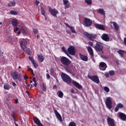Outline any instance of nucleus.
I'll return each instance as SVG.
<instances>
[{
  "mask_svg": "<svg viewBox=\"0 0 126 126\" xmlns=\"http://www.w3.org/2000/svg\"><path fill=\"white\" fill-rule=\"evenodd\" d=\"M101 38L102 40H104V41H106V42H108L109 40H110V37H109V35L104 33L101 36Z\"/></svg>",
  "mask_w": 126,
  "mask_h": 126,
  "instance_id": "f3484780",
  "label": "nucleus"
},
{
  "mask_svg": "<svg viewBox=\"0 0 126 126\" xmlns=\"http://www.w3.org/2000/svg\"><path fill=\"white\" fill-rule=\"evenodd\" d=\"M62 51H63V52H64V53H65V54H67V56H68V57H69V58H70V59H72V58H71V56H70V55L67 54V51H66L65 50V48H64V47H63L62 48Z\"/></svg>",
  "mask_w": 126,
  "mask_h": 126,
  "instance_id": "c756f323",
  "label": "nucleus"
},
{
  "mask_svg": "<svg viewBox=\"0 0 126 126\" xmlns=\"http://www.w3.org/2000/svg\"><path fill=\"white\" fill-rule=\"evenodd\" d=\"M84 23L85 26H86L87 27H89V26H91V25H92V21L88 18H85L84 19Z\"/></svg>",
  "mask_w": 126,
  "mask_h": 126,
  "instance_id": "9b49d317",
  "label": "nucleus"
},
{
  "mask_svg": "<svg viewBox=\"0 0 126 126\" xmlns=\"http://www.w3.org/2000/svg\"><path fill=\"white\" fill-rule=\"evenodd\" d=\"M61 77L64 82H66V83H71L72 82V84H73V85L78 89H81V88H82V87L76 81H71V78H70V77H69V76L67 75L66 74L62 72L61 73Z\"/></svg>",
  "mask_w": 126,
  "mask_h": 126,
  "instance_id": "f257e3e1",
  "label": "nucleus"
},
{
  "mask_svg": "<svg viewBox=\"0 0 126 126\" xmlns=\"http://www.w3.org/2000/svg\"><path fill=\"white\" fill-rule=\"evenodd\" d=\"M46 78L48 80H49V79H50V78H51V76H50V74H46Z\"/></svg>",
  "mask_w": 126,
  "mask_h": 126,
  "instance_id": "49530a36",
  "label": "nucleus"
},
{
  "mask_svg": "<svg viewBox=\"0 0 126 126\" xmlns=\"http://www.w3.org/2000/svg\"><path fill=\"white\" fill-rule=\"evenodd\" d=\"M94 26L96 28L99 29L100 30H105V27L102 25L95 24H94Z\"/></svg>",
  "mask_w": 126,
  "mask_h": 126,
  "instance_id": "412c9836",
  "label": "nucleus"
},
{
  "mask_svg": "<svg viewBox=\"0 0 126 126\" xmlns=\"http://www.w3.org/2000/svg\"><path fill=\"white\" fill-rule=\"evenodd\" d=\"M119 107H118L117 106V107L115 108V111H116V112H118V111H119Z\"/></svg>",
  "mask_w": 126,
  "mask_h": 126,
  "instance_id": "3c124183",
  "label": "nucleus"
},
{
  "mask_svg": "<svg viewBox=\"0 0 126 126\" xmlns=\"http://www.w3.org/2000/svg\"><path fill=\"white\" fill-rule=\"evenodd\" d=\"M33 86H34V87H36V86H37V83H36V82L34 83H33Z\"/></svg>",
  "mask_w": 126,
  "mask_h": 126,
  "instance_id": "052dcab7",
  "label": "nucleus"
},
{
  "mask_svg": "<svg viewBox=\"0 0 126 126\" xmlns=\"http://www.w3.org/2000/svg\"><path fill=\"white\" fill-rule=\"evenodd\" d=\"M89 44L90 45V46H93V42H89Z\"/></svg>",
  "mask_w": 126,
  "mask_h": 126,
  "instance_id": "603ef678",
  "label": "nucleus"
},
{
  "mask_svg": "<svg viewBox=\"0 0 126 126\" xmlns=\"http://www.w3.org/2000/svg\"><path fill=\"white\" fill-rule=\"evenodd\" d=\"M49 11L50 14H51V15H52V16H54V17H56V16H57V15L59 14V11H58L56 8L52 9L49 8Z\"/></svg>",
  "mask_w": 126,
  "mask_h": 126,
  "instance_id": "1a4fd4ad",
  "label": "nucleus"
},
{
  "mask_svg": "<svg viewBox=\"0 0 126 126\" xmlns=\"http://www.w3.org/2000/svg\"><path fill=\"white\" fill-rule=\"evenodd\" d=\"M65 25L67 27H68V28H69L72 33H73L74 34H76V31L74 30V27L70 26L69 25H68V24H65Z\"/></svg>",
  "mask_w": 126,
  "mask_h": 126,
  "instance_id": "aec40b11",
  "label": "nucleus"
},
{
  "mask_svg": "<svg viewBox=\"0 0 126 126\" xmlns=\"http://www.w3.org/2000/svg\"><path fill=\"white\" fill-rule=\"evenodd\" d=\"M85 2L87 4H89V5L92 4V0H85Z\"/></svg>",
  "mask_w": 126,
  "mask_h": 126,
  "instance_id": "e433bc0d",
  "label": "nucleus"
},
{
  "mask_svg": "<svg viewBox=\"0 0 126 126\" xmlns=\"http://www.w3.org/2000/svg\"><path fill=\"white\" fill-rule=\"evenodd\" d=\"M33 121L35 124L38 126H43L42 123L40 122V120L37 117H33Z\"/></svg>",
  "mask_w": 126,
  "mask_h": 126,
  "instance_id": "dca6fc26",
  "label": "nucleus"
},
{
  "mask_svg": "<svg viewBox=\"0 0 126 126\" xmlns=\"http://www.w3.org/2000/svg\"><path fill=\"white\" fill-rule=\"evenodd\" d=\"M105 104L108 109H112V97H107L105 101Z\"/></svg>",
  "mask_w": 126,
  "mask_h": 126,
  "instance_id": "423d86ee",
  "label": "nucleus"
},
{
  "mask_svg": "<svg viewBox=\"0 0 126 126\" xmlns=\"http://www.w3.org/2000/svg\"><path fill=\"white\" fill-rule=\"evenodd\" d=\"M37 58L40 63H43V62H44V60L45 59L44 57H43V56L40 55H37Z\"/></svg>",
  "mask_w": 126,
  "mask_h": 126,
  "instance_id": "a878e982",
  "label": "nucleus"
},
{
  "mask_svg": "<svg viewBox=\"0 0 126 126\" xmlns=\"http://www.w3.org/2000/svg\"><path fill=\"white\" fill-rule=\"evenodd\" d=\"M20 32H21L20 31V32H18V33H17L18 35H19L20 34Z\"/></svg>",
  "mask_w": 126,
  "mask_h": 126,
  "instance_id": "774afa93",
  "label": "nucleus"
},
{
  "mask_svg": "<svg viewBox=\"0 0 126 126\" xmlns=\"http://www.w3.org/2000/svg\"><path fill=\"white\" fill-rule=\"evenodd\" d=\"M42 89L44 92L47 91V86H46V84H45V83H43Z\"/></svg>",
  "mask_w": 126,
  "mask_h": 126,
  "instance_id": "72a5a7b5",
  "label": "nucleus"
},
{
  "mask_svg": "<svg viewBox=\"0 0 126 126\" xmlns=\"http://www.w3.org/2000/svg\"><path fill=\"white\" fill-rule=\"evenodd\" d=\"M12 84L13 86H16V84L14 82H12Z\"/></svg>",
  "mask_w": 126,
  "mask_h": 126,
  "instance_id": "5fc2aeb1",
  "label": "nucleus"
},
{
  "mask_svg": "<svg viewBox=\"0 0 126 126\" xmlns=\"http://www.w3.org/2000/svg\"><path fill=\"white\" fill-rule=\"evenodd\" d=\"M32 81L34 83H36V79L35 78H33L32 79Z\"/></svg>",
  "mask_w": 126,
  "mask_h": 126,
  "instance_id": "bf43d9fd",
  "label": "nucleus"
},
{
  "mask_svg": "<svg viewBox=\"0 0 126 126\" xmlns=\"http://www.w3.org/2000/svg\"><path fill=\"white\" fill-rule=\"evenodd\" d=\"M20 45L22 50L26 52L28 55H30V49L27 48V40L26 39L21 38L20 39Z\"/></svg>",
  "mask_w": 126,
  "mask_h": 126,
  "instance_id": "f03ea898",
  "label": "nucleus"
},
{
  "mask_svg": "<svg viewBox=\"0 0 126 126\" xmlns=\"http://www.w3.org/2000/svg\"><path fill=\"white\" fill-rule=\"evenodd\" d=\"M84 35L86 37H87V38H88V39H89L90 40H93L94 39H95V38H96V37H97L96 34H89L87 32H84Z\"/></svg>",
  "mask_w": 126,
  "mask_h": 126,
  "instance_id": "0eeeda50",
  "label": "nucleus"
},
{
  "mask_svg": "<svg viewBox=\"0 0 126 126\" xmlns=\"http://www.w3.org/2000/svg\"><path fill=\"white\" fill-rule=\"evenodd\" d=\"M11 75L14 80H16L17 79L19 81H21V80H22V79L21 78L22 75L21 74H18V72L16 71L12 73Z\"/></svg>",
  "mask_w": 126,
  "mask_h": 126,
  "instance_id": "7ed1b4c3",
  "label": "nucleus"
},
{
  "mask_svg": "<svg viewBox=\"0 0 126 126\" xmlns=\"http://www.w3.org/2000/svg\"><path fill=\"white\" fill-rule=\"evenodd\" d=\"M124 44L126 46V37L124 38Z\"/></svg>",
  "mask_w": 126,
  "mask_h": 126,
  "instance_id": "6e6d98bb",
  "label": "nucleus"
},
{
  "mask_svg": "<svg viewBox=\"0 0 126 126\" xmlns=\"http://www.w3.org/2000/svg\"><path fill=\"white\" fill-rule=\"evenodd\" d=\"M117 106L118 107V108H123L124 105H123V104H122V103H119V104L117 105Z\"/></svg>",
  "mask_w": 126,
  "mask_h": 126,
  "instance_id": "c03bdc74",
  "label": "nucleus"
},
{
  "mask_svg": "<svg viewBox=\"0 0 126 126\" xmlns=\"http://www.w3.org/2000/svg\"><path fill=\"white\" fill-rule=\"evenodd\" d=\"M58 96L59 98H63V93L61 91H58L57 92Z\"/></svg>",
  "mask_w": 126,
  "mask_h": 126,
  "instance_id": "c85d7f7f",
  "label": "nucleus"
},
{
  "mask_svg": "<svg viewBox=\"0 0 126 126\" xmlns=\"http://www.w3.org/2000/svg\"><path fill=\"white\" fill-rule=\"evenodd\" d=\"M61 62L63 64L65 65L66 66L69 65V64H70L71 63L70 60H69V59H67L65 57H61Z\"/></svg>",
  "mask_w": 126,
  "mask_h": 126,
  "instance_id": "20e7f679",
  "label": "nucleus"
},
{
  "mask_svg": "<svg viewBox=\"0 0 126 126\" xmlns=\"http://www.w3.org/2000/svg\"><path fill=\"white\" fill-rule=\"evenodd\" d=\"M15 5V2H10L8 4V6L10 7V6H14Z\"/></svg>",
  "mask_w": 126,
  "mask_h": 126,
  "instance_id": "c9c22d12",
  "label": "nucleus"
},
{
  "mask_svg": "<svg viewBox=\"0 0 126 126\" xmlns=\"http://www.w3.org/2000/svg\"><path fill=\"white\" fill-rule=\"evenodd\" d=\"M18 30H19V28H16L14 29V32H17V31H18Z\"/></svg>",
  "mask_w": 126,
  "mask_h": 126,
  "instance_id": "8fccbe9b",
  "label": "nucleus"
},
{
  "mask_svg": "<svg viewBox=\"0 0 126 126\" xmlns=\"http://www.w3.org/2000/svg\"><path fill=\"white\" fill-rule=\"evenodd\" d=\"M0 55H3V53L1 52L0 51Z\"/></svg>",
  "mask_w": 126,
  "mask_h": 126,
  "instance_id": "338daca9",
  "label": "nucleus"
},
{
  "mask_svg": "<svg viewBox=\"0 0 126 126\" xmlns=\"http://www.w3.org/2000/svg\"><path fill=\"white\" fill-rule=\"evenodd\" d=\"M104 48V45L101 42H97L96 45L94 46V49L96 51L100 52L103 50Z\"/></svg>",
  "mask_w": 126,
  "mask_h": 126,
  "instance_id": "39448f33",
  "label": "nucleus"
},
{
  "mask_svg": "<svg viewBox=\"0 0 126 126\" xmlns=\"http://www.w3.org/2000/svg\"><path fill=\"white\" fill-rule=\"evenodd\" d=\"M88 51L91 57H93L94 56V53L93 52V49L90 46L87 47Z\"/></svg>",
  "mask_w": 126,
  "mask_h": 126,
  "instance_id": "5701e85b",
  "label": "nucleus"
},
{
  "mask_svg": "<svg viewBox=\"0 0 126 126\" xmlns=\"http://www.w3.org/2000/svg\"><path fill=\"white\" fill-rule=\"evenodd\" d=\"M109 74L110 75H114V74H115V72H114V71L113 70H111L109 71Z\"/></svg>",
  "mask_w": 126,
  "mask_h": 126,
  "instance_id": "a18cd8bd",
  "label": "nucleus"
},
{
  "mask_svg": "<svg viewBox=\"0 0 126 126\" xmlns=\"http://www.w3.org/2000/svg\"><path fill=\"white\" fill-rule=\"evenodd\" d=\"M10 88V86L8 84H5L4 85V89L5 90H9V89Z\"/></svg>",
  "mask_w": 126,
  "mask_h": 126,
  "instance_id": "2f4dec72",
  "label": "nucleus"
},
{
  "mask_svg": "<svg viewBox=\"0 0 126 126\" xmlns=\"http://www.w3.org/2000/svg\"><path fill=\"white\" fill-rule=\"evenodd\" d=\"M17 24H18V22L17 19H14L12 20V25L13 26H17Z\"/></svg>",
  "mask_w": 126,
  "mask_h": 126,
  "instance_id": "bb28decb",
  "label": "nucleus"
},
{
  "mask_svg": "<svg viewBox=\"0 0 126 126\" xmlns=\"http://www.w3.org/2000/svg\"><path fill=\"white\" fill-rule=\"evenodd\" d=\"M69 126H76L75 123L71 122L69 124Z\"/></svg>",
  "mask_w": 126,
  "mask_h": 126,
  "instance_id": "a19ab883",
  "label": "nucleus"
},
{
  "mask_svg": "<svg viewBox=\"0 0 126 126\" xmlns=\"http://www.w3.org/2000/svg\"><path fill=\"white\" fill-rule=\"evenodd\" d=\"M11 116L13 118L14 122H15V114L14 113H12L11 114Z\"/></svg>",
  "mask_w": 126,
  "mask_h": 126,
  "instance_id": "37998d69",
  "label": "nucleus"
},
{
  "mask_svg": "<svg viewBox=\"0 0 126 126\" xmlns=\"http://www.w3.org/2000/svg\"><path fill=\"white\" fill-rule=\"evenodd\" d=\"M33 33L34 34H37V33H38V29L34 28L33 29Z\"/></svg>",
  "mask_w": 126,
  "mask_h": 126,
  "instance_id": "79ce46f5",
  "label": "nucleus"
},
{
  "mask_svg": "<svg viewBox=\"0 0 126 126\" xmlns=\"http://www.w3.org/2000/svg\"><path fill=\"white\" fill-rule=\"evenodd\" d=\"M29 70H30V71H31V72H32V73H33V70L32 69V68H29Z\"/></svg>",
  "mask_w": 126,
  "mask_h": 126,
  "instance_id": "13d9d810",
  "label": "nucleus"
},
{
  "mask_svg": "<svg viewBox=\"0 0 126 126\" xmlns=\"http://www.w3.org/2000/svg\"><path fill=\"white\" fill-rule=\"evenodd\" d=\"M88 78L92 80V81H94V82H95V83H99V82H100V81L99 80V78L96 75L93 76L89 75Z\"/></svg>",
  "mask_w": 126,
  "mask_h": 126,
  "instance_id": "9d476101",
  "label": "nucleus"
},
{
  "mask_svg": "<svg viewBox=\"0 0 126 126\" xmlns=\"http://www.w3.org/2000/svg\"><path fill=\"white\" fill-rule=\"evenodd\" d=\"M107 123L109 126H115V121L110 117L107 118Z\"/></svg>",
  "mask_w": 126,
  "mask_h": 126,
  "instance_id": "ddd939ff",
  "label": "nucleus"
},
{
  "mask_svg": "<svg viewBox=\"0 0 126 126\" xmlns=\"http://www.w3.org/2000/svg\"><path fill=\"white\" fill-rule=\"evenodd\" d=\"M18 103V99H16L15 100V104H17Z\"/></svg>",
  "mask_w": 126,
  "mask_h": 126,
  "instance_id": "e2e57ef3",
  "label": "nucleus"
},
{
  "mask_svg": "<svg viewBox=\"0 0 126 126\" xmlns=\"http://www.w3.org/2000/svg\"><path fill=\"white\" fill-rule=\"evenodd\" d=\"M15 125V126H18V125L17 124H16V122H14Z\"/></svg>",
  "mask_w": 126,
  "mask_h": 126,
  "instance_id": "69168bd1",
  "label": "nucleus"
},
{
  "mask_svg": "<svg viewBox=\"0 0 126 126\" xmlns=\"http://www.w3.org/2000/svg\"><path fill=\"white\" fill-rule=\"evenodd\" d=\"M20 31L23 35H26L27 34V29L25 27H21Z\"/></svg>",
  "mask_w": 126,
  "mask_h": 126,
  "instance_id": "6ab92c4d",
  "label": "nucleus"
},
{
  "mask_svg": "<svg viewBox=\"0 0 126 126\" xmlns=\"http://www.w3.org/2000/svg\"><path fill=\"white\" fill-rule=\"evenodd\" d=\"M99 68L101 70H105L107 68V64L104 62H101L99 64Z\"/></svg>",
  "mask_w": 126,
  "mask_h": 126,
  "instance_id": "4468645a",
  "label": "nucleus"
},
{
  "mask_svg": "<svg viewBox=\"0 0 126 126\" xmlns=\"http://www.w3.org/2000/svg\"><path fill=\"white\" fill-rule=\"evenodd\" d=\"M118 118H120L122 121H126V115L122 112L118 113Z\"/></svg>",
  "mask_w": 126,
  "mask_h": 126,
  "instance_id": "f8f14e48",
  "label": "nucleus"
},
{
  "mask_svg": "<svg viewBox=\"0 0 126 126\" xmlns=\"http://www.w3.org/2000/svg\"><path fill=\"white\" fill-rule=\"evenodd\" d=\"M98 12L102 14V15H105V11L103 9H98Z\"/></svg>",
  "mask_w": 126,
  "mask_h": 126,
  "instance_id": "7c9ffc66",
  "label": "nucleus"
},
{
  "mask_svg": "<svg viewBox=\"0 0 126 126\" xmlns=\"http://www.w3.org/2000/svg\"><path fill=\"white\" fill-rule=\"evenodd\" d=\"M112 23L115 30H116V31H118V30H119V25H118V24H117V23H116L115 22H113Z\"/></svg>",
  "mask_w": 126,
  "mask_h": 126,
  "instance_id": "cd10ccee",
  "label": "nucleus"
},
{
  "mask_svg": "<svg viewBox=\"0 0 126 126\" xmlns=\"http://www.w3.org/2000/svg\"><path fill=\"white\" fill-rule=\"evenodd\" d=\"M105 76H106V77H109V74L108 73H105Z\"/></svg>",
  "mask_w": 126,
  "mask_h": 126,
  "instance_id": "4d7b16f0",
  "label": "nucleus"
},
{
  "mask_svg": "<svg viewBox=\"0 0 126 126\" xmlns=\"http://www.w3.org/2000/svg\"><path fill=\"white\" fill-rule=\"evenodd\" d=\"M67 51L68 53L72 56L75 55V48L73 46L70 45L67 49Z\"/></svg>",
  "mask_w": 126,
  "mask_h": 126,
  "instance_id": "6e6552de",
  "label": "nucleus"
},
{
  "mask_svg": "<svg viewBox=\"0 0 126 126\" xmlns=\"http://www.w3.org/2000/svg\"><path fill=\"white\" fill-rule=\"evenodd\" d=\"M104 90L105 91V92H106V93H109V92L110 91V89L108 88V87H104Z\"/></svg>",
  "mask_w": 126,
  "mask_h": 126,
  "instance_id": "58836bf2",
  "label": "nucleus"
},
{
  "mask_svg": "<svg viewBox=\"0 0 126 126\" xmlns=\"http://www.w3.org/2000/svg\"><path fill=\"white\" fill-rule=\"evenodd\" d=\"M33 64L34 67H37V66H38V65L35 63V62H34V64Z\"/></svg>",
  "mask_w": 126,
  "mask_h": 126,
  "instance_id": "0e129e2a",
  "label": "nucleus"
},
{
  "mask_svg": "<svg viewBox=\"0 0 126 126\" xmlns=\"http://www.w3.org/2000/svg\"><path fill=\"white\" fill-rule=\"evenodd\" d=\"M24 79H25V80H26V79H27L28 78V77H27V76L25 75L24 77Z\"/></svg>",
  "mask_w": 126,
  "mask_h": 126,
  "instance_id": "680f3d73",
  "label": "nucleus"
},
{
  "mask_svg": "<svg viewBox=\"0 0 126 126\" xmlns=\"http://www.w3.org/2000/svg\"><path fill=\"white\" fill-rule=\"evenodd\" d=\"M10 13L12 15H17V14H18V13L15 11H13V10H11L10 12Z\"/></svg>",
  "mask_w": 126,
  "mask_h": 126,
  "instance_id": "f704fd0d",
  "label": "nucleus"
},
{
  "mask_svg": "<svg viewBox=\"0 0 126 126\" xmlns=\"http://www.w3.org/2000/svg\"><path fill=\"white\" fill-rule=\"evenodd\" d=\"M65 71L68 72V73H71L70 71H69V70H68V69L66 68L65 69Z\"/></svg>",
  "mask_w": 126,
  "mask_h": 126,
  "instance_id": "864d4df0",
  "label": "nucleus"
},
{
  "mask_svg": "<svg viewBox=\"0 0 126 126\" xmlns=\"http://www.w3.org/2000/svg\"><path fill=\"white\" fill-rule=\"evenodd\" d=\"M88 51L91 57H93L94 56V53L93 52V49L90 46L87 47Z\"/></svg>",
  "mask_w": 126,
  "mask_h": 126,
  "instance_id": "393cba45",
  "label": "nucleus"
},
{
  "mask_svg": "<svg viewBox=\"0 0 126 126\" xmlns=\"http://www.w3.org/2000/svg\"><path fill=\"white\" fill-rule=\"evenodd\" d=\"M35 3H36V5H38V4H39V3H40V1H39V0H36Z\"/></svg>",
  "mask_w": 126,
  "mask_h": 126,
  "instance_id": "09e8293b",
  "label": "nucleus"
},
{
  "mask_svg": "<svg viewBox=\"0 0 126 126\" xmlns=\"http://www.w3.org/2000/svg\"><path fill=\"white\" fill-rule=\"evenodd\" d=\"M63 3L65 8H69L70 7V3L67 0H63Z\"/></svg>",
  "mask_w": 126,
  "mask_h": 126,
  "instance_id": "a211bd4d",
  "label": "nucleus"
},
{
  "mask_svg": "<svg viewBox=\"0 0 126 126\" xmlns=\"http://www.w3.org/2000/svg\"><path fill=\"white\" fill-rule=\"evenodd\" d=\"M79 56L82 61H84V62H87V61H88V58H87V56L82 55L80 53L79 54Z\"/></svg>",
  "mask_w": 126,
  "mask_h": 126,
  "instance_id": "4be33fe9",
  "label": "nucleus"
},
{
  "mask_svg": "<svg viewBox=\"0 0 126 126\" xmlns=\"http://www.w3.org/2000/svg\"><path fill=\"white\" fill-rule=\"evenodd\" d=\"M54 113L57 118V119L60 121V122H63V118L61 114L59 113L58 111L56 109L54 110Z\"/></svg>",
  "mask_w": 126,
  "mask_h": 126,
  "instance_id": "2eb2a0df",
  "label": "nucleus"
},
{
  "mask_svg": "<svg viewBox=\"0 0 126 126\" xmlns=\"http://www.w3.org/2000/svg\"><path fill=\"white\" fill-rule=\"evenodd\" d=\"M118 54H119L121 56H124V54L126 53L124 51L119 50L118 51Z\"/></svg>",
  "mask_w": 126,
  "mask_h": 126,
  "instance_id": "4c0bfd02",
  "label": "nucleus"
},
{
  "mask_svg": "<svg viewBox=\"0 0 126 126\" xmlns=\"http://www.w3.org/2000/svg\"><path fill=\"white\" fill-rule=\"evenodd\" d=\"M29 59L30 60H31V61L32 63V64H35V61H34V60L33 59V58L32 57H29Z\"/></svg>",
  "mask_w": 126,
  "mask_h": 126,
  "instance_id": "ea45409f",
  "label": "nucleus"
},
{
  "mask_svg": "<svg viewBox=\"0 0 126 126\" xmlns=\"http://www.w3.org/2000/svg\"><path fill=\"white\" fill-rule=\"evenodd\" d=\"M50 71L51 73H54L55 72V69H54V68H51L50 69Z\"/></svg>",
  "mask_w": 126,
  "mask_h": 126,
  "instance_id": "de8ad7c7",
  "label": "nucleus"
},
{
  "mask_svg": "<svg viewBox=\"0 0 126 126\" xmlns=\"http://www.w3.org/2000/svg\"><path fill=\"white\" fill-rule=\"evenodd\" d=\"M41 13L42 15H43L44 17H46V15H45V9L43 7H41Z\"/></svg>",
  "mask_w": 126,
  "mask_h": 126,
  "instance_id": "473e14b6",
  "label": "nucleus"
},
{
  "mask_svg": "<svg viewBox=\"0 0 126 126\" xmlns=\"http://www.w3.org/2000/svg\"><path fill=\"white\" fill-rule=\"evenodd\" d=\"M88 51L91 57H93L94 56V53L93 52V49L90 46L87 47Z\"/></svg>",
  "mask_w": 126,
  "mask_h": 126,
  "instance_id": "b1692460",
  "label": "nucleus"
}]
</instances>
